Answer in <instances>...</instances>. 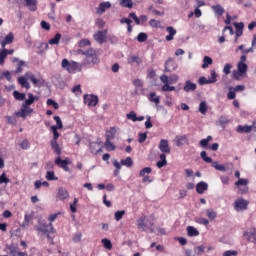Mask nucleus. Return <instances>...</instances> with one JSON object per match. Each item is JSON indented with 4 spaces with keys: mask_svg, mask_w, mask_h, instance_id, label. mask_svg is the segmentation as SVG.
<instances>
[{
    "mask_svg": "<svg viewBox=\"0 0 256 256\" xmlns=\"http://www.w3.org/2000/svg\"><path fill=\"white\" fill-rule=\"evenodd\" d=\"M54 163L55 165H57V167H60V169H63L65 165H69V163H71V160H69V158L62 160L61 156H58L55 158Z\"/></svg>",
    "mask_w": 256,
    "mask_h": 256,
    "instance_id": "nucleus-22",
    "label": "nucleus"
},
{
    "mask_svg": "<svg viewBox=\"0 0 256 256\" xmlns=\"http://www.w3.org/2000/svg\"><path fill=\"white\" fill-rule=\"evenodd\" d=\"M187 234H188V237H198L199 230H197V228H195L193 226H188L187 227Z\"/></svg>",
    "mask_w": 256,
    "mask_h": 256,
    "instance_id": "nucleus-31",
    "label": "nucleus"
},
{
    "mask_svg": "<svg viewBox=\"0 0 256 256\" xmlns=\"http://www.w3.org/2000/svg\"><path fill=\"white\" fill-rule=\"evenodd\" d=\"M206 215L208 219H211V221H213L214 219H217V212H215L213 209H207Z\"/></svg>",
    "mask_w": 256,
    "mask_h": 256,
    "instance_id": "nucleus-43",
    "label": "nucleus"
},
{
    "mask_svg": "<svg viewBox=\"0 0 256 256\" xmlns=\"http://www.w3.org/2000/svg\"><path fill=\"white\" fill-rule=\"evenodd\" d=\"M183 89L186 93H189V91H195V89H197V84L192 83L191 81H186Z\"/></svg>",
    "mask_w": 256,
    "mask_h": 256,
    "instance_id": "nucleus-27",
    "label": "nucleus"
},
{
    "mask_svg": "<svg viewBox=\"0 0 256 256\" xmlns=\"http://www.w3.org/2000/svg\"><path fill=\"white\" fill-rule=\"evenodd\" d=\"M84 103L88 107H95L99 103V98L95 95H84Z\"/></svg>",
    "mask_w": 256,
    "mask_h": 256,
    "instance_id": "nucleus-10",
    "label": "nucleus"
},
{
    "mask_svg": "<svg viewBox=\"0 0 256 256\" xmlns=\"http://www.w3.org/2000/svg\"><path fill=\"white\" fill-rule=\"evenodd\" d=\"M15 50L13 49H0V65H5V59H7V55H13Z\"/></svg>",
    "mask_w": 256,
    "mask_h": 256,
    "instance_id": "nucleus-17",
    "label": "nucleus"
},
{
    "mask_svg": "<svg viewBox=\"0 0 256 256\" xmlns=\"http://www.w3.org/2000/svg\"><path fill=\"white\" fill-rule=\"evenodd\" d=\"M6 249L9 251L11 256H27V253L19 251V248H17V245L15 244L6 246Z\"/></svg>",
    "mask_w": 256,
    "mask_h": 256,
    "instance_id": "nucleus-13",
    "label": "nucleus"
},
{
    "mask_svg": "<svg viewBox=\"0 0 256 256\" xmlns=\"http://www.w3.org/2000/svg\"><path fill=\"white\" fill-rule=\"evenodd\" d=\"M46 179L47 181H57L59 178L55 176L54 171H47L46 172Z\"/></svg>",
    "mask_w": 256,
    "mask_h": 256,
    "instance_id": "nucleus-44",
    "label": "nucleus"
},
{
    "mask_svg": "<svg viewBox=\"0 0 256 256\" xmlns=\"http://www.w3.org/2000/svg\"><path fill=\"white\" fill-rule=\"evenodd\" d=\"M137 228L140 229V231H150V233H153V227H155V219L153 216H145L142 215L136 220Z\"/></svg>",
    "mask_w": 256,
    "mask_h": 256,
    "instance_id": "nucleus-2",
    "label": "nucleus"
},
{
    "mask_svg": "<svg viewBox=\"0 0 256 256\" xmlns=\"http://www.w3.org/2000/svg\"><path fill=\"white\" fill-rule=\"evenodd\" d=\"M13 97H14V99H16V101H25L26 95H25V93H21V92L15 90L13 92Z\"/></svg>",
    "mask_w": 256,
    "mask_h": 256,
    "instance_id": "nucleus-38",
    "label": "nucleus"
},
{
    "mask_svg": "<svg viewBox=\"0 0 256 256\" xmlns=\"http://www.w3.org/2000/svg\"><path fill=\"white\" fill-rule=\"evenodd\" d=\"M51 148L53 152L59 156H61V148L59 147V143L57 141H51Z\"/></svg>",
    "mask_w": 256,
    "mask_h": 256,
    "instance_id": "nucleus-35",
    "label": "nucleus"
},
{
    "mask_svg": "<svg viewBox=\"0 0 256 256\" xmlns=\"http://www.w3.org/2000/svg\"><path fill=\"white\" fill-rule=\"evenodd\" d=\"M90 151L94 155H97V153H99L101 151V148H99V144L92 142V143H90Z\"/></svg>",
    "mask_w": 256,
    "mask_h": 256,
    "instance_id": "nucleus-39",
    "label": "nucleus"
},
{
    "mask_svg": "<svg viewBox=\"0 0 256 256\" xmlns=\"http://www.w3.org/2000/svg\"><path fill=\"white\" fill-rule=\"evenodd\" d=\"M237 67H238V73L240 76L245 75V73H247V69H248L247 64H245L243 62H239Z\"/></svg>",
    "mask_w": 256,
    "mask_h": 256,
    "instance_id": "nucleus-33",
    "label": "nucleus"
},
{
    "mask_svg": "<svg viewBox=\"0 0 256 256\" xmlns=\"http://www.w3.org/2000/svg\"><path fill=\"white\" fill-rule=\"evenodd\" d=\"M247 241L256 245V228H251L249 231L244 233Z\"/></svg>",
    "mask_w": 256,
    "mask_h": 256,
    "instance_id": "nucleus-15",
    "label": "nucleus"
},
{
    "mask_svg": "<svg viewBox=\"0 0 256 256\" xmlns=\"http://www.w3.org/2000/svg\"><path fill=\"white\" fill-rule=\"evenodd\" d=\"M10 179L7 177L6 173H2V175L0 176V185H3V183H5V185H7V183H10Z\"/></svg>",
    "mask_w": 256,
    "mask_h": 256,
    "instance_id": "nucleus-53",
    "label": "nucleus"
},
{
    "mask_svg": "<svg viewBox=\"0 0 256 256\" xmlns=\"http://www.w3.org/2000/svg\"><path fill=\"white\" fill-rule=\"evenodd\" d=\"M59 41H61V34L57 33L54 38L49 40V45H59Z\"/></svg>",
    "mask_w": 256,
    "mask_h": 256,
    "instance_id": "nucleus-42",
    "label": "nucleus"
},
{
    "mask_svg": "<svg viewBox=\"0 0 256 256\" xmlns=\"http://www.w3.org/2000/svg\"><path fill=\"white\" fill-rule=\"evenodd\" d=\"M15 40V35L13 34V32L8 33L4 40L1 42V47L2 49H5L6 45H11V43Z\"/></svg>",
    "mask_w": 256,
    "mask_h": 256,
    "instance_id": "nucleus-19",
    "label": "nucleus"
},
{
    "mask_svg": "<svg viewBox=\"0 0 256 256\" xmlns=\"http://www.w3.org/2000/svg\"><path fill=\"white\" fill-rule=\"evenodd\" d=\"M153 170L151 169V167H145L144 169H142L139 173L140 177H146L147 175H149Z\"/></svg>",
    "mask_w": 256,
    "mask_h": 256,
    "instance_id": "nucleus-51",
    "label": "nucleus"
},
{
    "mask_svg": "<svg viewBox=\"0 0 256 256\" xmlns=\"http://www.w3.org/2000/svg\"><path fill=\"white\" fill-rule=\"evenodd\" d=\"M211 9L216 13V15H223L225 13V9L221 7V4L213 5Z\"/></svg>",
    "mask_w": 256,
    "mask_h": 256,
    "instance_id": "nucleus-34",
    "label": "nucleus"
},
{
    "mask_svg": "<svg viewBox=\"0 0 256 256\" xmlns=\"http://www.w3.org/2000/svg\"><path fill=\"white\" fill-rule=\"evenodd\" d=\"M127 119H129L130 121H137V113H135V111H131L130 113H128L126 115Z\"/></svg>",
    "mask_w": 256,
    "mask_h": 256,
    "instance_id": "nucleus-59",
    "label": "nucleus"
},
{
    "mask_svg": "<svg viewBox=\"0 0 256 256\" xmlns=\"http://www.w3.org/2000/svg\"><path fill=\"white\" fill-rule=\"evenodd\" d=\"M51 131L53 132V139L51 141H57V139H59V132H57V126H51Z\"/></svg>",
    "mask_w": 256,
    "mask_h": 256,
    "instance_id": "nucleus-56",
    "label": "nucleus"
},
{
    "mask_svg": "<svg viewBox=\"0 0 256 256\" xmlns=\"http://www.w3.org/2000/svg\"><path fill=\"white\" fill-rule=\"evenodd\" d=\"M121 7L133 9V0H120Z\"/></svg>",
    "mask_w": 256,
    "mask_h": 256,
    "instance_id": "nucleus-40",
    "label": "nucleus"
},
{
    "mask_svg": "<svg viewBox=\"0 0 256 256\" xmlns=\"http://www.w3.org/2000/svg\"><path fill=\"white\" fill-rule=\"evenodd\" d=\"M46 103L47 105H52L54 109H59V103L55 102L53 99H48Z\"/></svg>",
    "mask_w": 256,
    "mask_h": 256,
    "instance_id": "nucleus-62",
    "label": "nucleus"
},
{
    "mask_svg": "<svg viewBox=\"0 0 256 256\" xmlns=\"http://www.w3.org/2000/svg\"><path fill=\"white\" fill-rule=\"evenodd\" d=\"M20 147H21V149L27 150V149H29V147H31V144H29V140L24 139V140L20 143Z\"/></svg>",
    "mask_w": 256,
    "mask_h": 256,
    "instance_id": "nucleus-61",
    "label": "nucleus"
},
{
    "mask_svg": "<svg viewBox=\"0 0 256 256\" xmlns=\"http://www.w3.org/2000/svg\"><path fill=\"white\" fill-rule=\"evenodd\" d=\"M194 253L198 256H201L203 255V253H205V246L203 245H200V246H196L194 248Z\"/></svg>",
    "mask_w": 256,
    "mask_h": 256,
    "instance_id": "nucleus-48",
    "label": "nucleus"
},
{
    "mask_svg": "<svg viewBox=\"0 0 256 256\" xmlns=\"http://www.w3.org/2000/svg\"><path fill=\"white\" fill-rule=\"evenodd\" d=\"M158 147L161 153H163L162 155H165V153H171V147H169V140L161 139Z\"/></svg>",
    "mask_w": 256,
    "mask_h": 256,
    "instance_id": "nucleus-14",
    "label": "nucleus"
},
{
    "mask_svg": "<svg viewBox=\"0 0 256 256\" xmlns=\"http://www.w3.org/2000/svg\"><path fill=\"white\" fill-rule=\"evenodd\" d=\"M127 63L128 65H133V64L141 65V63H143V59H141V57L137 55H131L128 57Z\"/></svg>",
    "mask_w": 256,
    "mask_h": 256,
    "instance_id": "nucleus-23",
    "label": "nucleus"
},
{
    "mask_svg": "<svg viewBox=\"0 0 256 256\" xmlns=\"http://www.w3.org/2000/svg\"><path fill=\"white\" fill-rule=\"evenodd\" d=\"M201 159L205 161V163H212V167L216 169V171H227V169H233V163H227L226 165L219 164V162L215 161L213 162V159L211 157L207 156V152L202 151L200 153Z\"/></svg>",
    "mask_w": 256,
    "mask_h": 256,
    "instance_id": "nucleus-4",
    "label": "nucleus"
},
{
    "mask_svg": "<svg viewBox=\"0 0 256 256\" xmlns=\"http://www.w3.org/2000/svg\"><path fill=\"white\" fill-rule=\"evenodd\" d=\"M61 67L62 69L71 74L77 72L81 73V71H83V65L81 63L75 61H68L67 58H64L62 60Z\"/></svg>",
    "mask_w": 256,
    "mask_h": 256,
    "instance_id": "nucleus-5",
    "label": "nucleus"
},
{
    "mask_svg": "<svg viewBox=\"0 0 256 256\" xmlns=\"http://www.w3.org/2000/svg\"><path fill=\"white\" fill-rule=\"evenodd\" d=\"M253 129H256V127L253 125H238L236 131L237 133H251Z\"/></svg>",
    "mask_w": 256,
    "mask_h": 256,
    "instance_id": "nucleus-20",
    "label": "nucleus"
},
{
    "mask_svg": "<svg viewBox=\"0 0 256 256\" xmlns=\"http://www.w3.org/2000/svg\"><path fill=\"white\" fill-rule=\"evenodd\" d=\"M28 79L29 77H27V73H25L24 76L18 78L19 85L24 89H31V84H29Z\"/></svg>",
    "mask_w": 256,
    "mask_h": 256,
    "instance_id": "nucleus-18",
    "label": "nucleus"
},
{
    "mask_svg": "<svg viewBox=\"0 0 256 256\" xmlns=\"http://www.w3.org/2000/svg\"><path fill=\"white\" fill-rule=\"evenodd\" d=\"M222 256H237V251L235 250H227L223 253Z\"/></svg>",
    "mask_w": 256,
    "mask_h": 256,
    "instance_id": "nucleus-64",
    "label": "nucleus"
},
{
    "mask_svg": "<svg viewBox=\"0 0 256 256\" xmlns=\"http://www.w3.org/2000/svg\"><path fill=\"white\" fill-rule=\"evenodd\" d=\"M130 19H133L136 25H141V20H139V17H137V14L135 12H131L129 14Z\"/></svg>",
    "mask_w": 256,
    "mask_h": 256,
    "instance_id": "nucleus-58",
    "label": "nucleus"
},
{
    "mask_svg": "<svg viewBox=\"0 0 256 256\" xmlns=\"http://www.w3.org/2000/svg\"><path fill=\"white\" fill-rule=\"evenodd\" d=\"M209 83H217V72L215 70H211V77L208 79Z\"/></svg>",
    "mask_w": 256,
    "mask_h": 256,
    "instance_id": "nucleus-55",
    "label": "nucleus"
},
{
    "mask_svg": "<svg viewBox=\"0 0 256 256\" xmlns=\"http://www.w3.org/2000/svg\"><path fill=\"white\" fill-rule=\"evenodd\" d=\"M248 205H249V201L243 198H240L234 202V209L235 211H245Z\"/></svg>",
    "mask_w": 256,
    "mask_h": 256,
    "instance_id": "nucleus-11",
    "label": "nucleus"
},
{
    "mask_svg": "<svg viewBox=\"0 0 256 256\" xmlns=\"http://www.w3.org/2000/svg\"><path fill=\"white\" fill-rule=\"evenodd\" d=\"M121 165L125 167H133V159L131 157H127L126 159L121 160Z\"/></svg>",
    "mask_w": 256,
    "mask_h": 256,
    "instance_id": "nucleus-46",
    "label": "nucleus"
},
{
    "mask_svg": "<svg viewBox=\"0 0 256 256\" xmlns=\"http://www.w3.org/2000/svg\"><path fill=\"white\" fill-rule=\"evenodd\" d=\"M78 55H84V60L82 61V67H87L91 69V67H95V65H99L101 60L97 55V52L93 48H89L88 50L79 49L77 51Z\"/></svg>",
    "mask_w": 256,
    "mask_h": 256,
    "instance_id": "nucleus-1",
    "label": "nucleus"
},
{
    "mask_svg": "<svg viewBox=\"0 0 256 256\" xmlns=\"http://www.w3.org/2000/svg\"><path fill=\"white\" fill-rule=\"evenodd\" d=\"M133 85L135 87L134 89L135 95H145V88H143V80L135 79L133 80Z\"/></svg>",
    "mask_w": 256,
    "mask_h": 256,
    "instance_id": "nucleus-9",
    "label": "nucleus"
},
{
    "mask_svg": "<svg viewBox=\"0 0 256 256\" xmlns=\"http://www.w3.org/2000/svg\"><path fill=\"white\" fill-rule=\"evenodd\" d=\"M107 9H111V2H102L99 4V7L97 8V13L99 15H103Z\"/></svg>",
    "mask_w": 256,
    "mask_h": 256,
    "instance_id": "nucleus-24",
    "label": "nucleus"
},
{
    "mask_svg": "<svg viewBox=\"0 0 256 256\" xmlns=\"http://www.w3.org/2000/svg\"><path fill=\"white\" fill-rule=\"evenodd\" d=\"M31 113H33V109L29 106H25V104H22L20 110L15 112L14 115L15 117H21V119H27Z\"/></svg>",
    "mask_w": 256,
    "mask_h": 256,
    "instance_id": "nucleus-7",
    "label": "nucleus"
},
{
    "mask_svg": "<svg viewBox=\"0 0 256 256\" xmlns=\"http://www.w3.org/2000/svg\"><path fill=\"white\" fill-rule=\"evenodd\" d=\"M58 198L61 201H65V199H69V191H67L65 188H60L58 190Z\"/></svg>",
    "mask_w": 256,
    "mask_h": 256,
    "instance_id": "nucleus-26",
    "label": "nucleus"
},
{
    "mask_svg": "<svg viewBox=\"0 0 256 256\" xmlns=\"http://www.w3.org/2000/svg\"><path fill=\"white\" fill-rule=\"evenodd\" d=\"M165 165H167V156L165 154H161L160 161L156 163V166L158 167V169H161L165 167Z\"/></svg>",
    "mask_w": 256,
    "mask_h": 256,
    "instance_id": "nucleus-32",
    "label": "nucleus"
},
{
    "mask_svg": "<svg viewBox=\"0 0 256 256\" xmlns=\"http://www.w3.org/2000/svg\"><path fill=\"white\" fill-rule=\"evenodd\" d=\"M88 45H91V41H89V39H82L79 42V47H88Z\"/></svg>",
    "mask_w": 256,
    "mask_h": 256,
    "instance_id": "nucleus-63",
    "label": "nucleus"
},
{
    "mask_svg": "<svg viewBox=\"0 0 256 256\" xmlns=\"http://www.w3.org/2000/svg\"><path fill=\"white\" fill-rule=\"evenodd\" d=\"M231 69H233V65L227 63L223 68V73L229 75L231 73Z\"/></svg>",
    "mask_w": 256,
    "mask_h": 256,
    "instance_id": "nucleus-60",
    "label": "nucleus"
},
{
    "mask_svg": "<svg viewBox=\"0 0 256 256\" xmlns=\"http://www.w3.org/2000/svg\"><path fill=\"white\" fill-rule=\"evenodd\" d=\"M117 133V130L115 127H111L109 130L106 131L105 137L107 140H113L115 139V135Z\"/></svg>",
    "mask_w": 256,
    "mask_h": 256,
    "instance_id": "nucleus-29",
    "label": "nucleus"
},
{
    "mask_svg": "<svg viewBox=\"0 0 256 256\" xmlns=\"http://www.w3.org/2000/svg\"><path fill=\"white\" fill-rule=\"evenodd\" d=\"M123 215H125V210L116 211L114 214L115 221H121L123 219Z\"/></svg>",
    "mask_w": 256,
    "mask_h": 256,
    "instance_id": "nucleus-49",
    "label": "nucleus"
},
{
    "mask_svg": "<svg viewBox=\"0 0 256 256\" xmlns=\"http://www.w3.org/2000/svg\"><path fill=\"white\" fill-rule=\"evenodd\" d=\"M104 147L106 151H115V145L111 143V140H107L104 143Z\"/></svg>",
    "mask_w": 256,
    "mask_h": 256,
    "instance_id": "nucleus-45",
    "label": "nucleus"
},
{
    "mask_svg": "<svg viewBox=\"0 0 256 256\" xmlns=\"http://www.w3.org/2000/svg\"><path fill=\"white\" fill-rule=\"evenodd\" d=\"M209 65H213V59L209 56H204L202 69H207Z\"/></svg>",
    "mask_w": 256,
    "mask_h": 256,
    "instance_id": "nucleus-37",
    "label": "nucleus"
},
{
    "mask_svg": "<svg viewBox=\"0 0 256 256\" xmlns=\"http://www.w3.org/2000/svg\"><path fill=\"white\" fill-rule=\"evenodd\" d=\"M137 41L139 43H145V41H147V34L145 32L139 33L137 36Z\"/></svg>",
    "mask_w": 256,
    "mask_h": 256,
    "instance_id": "nucleus-50",
    "label": "nucleus"
},
{
    "mask_svg": "<svg viewBox=\"0 0 256 256\" xmlns=\"http://www.w3.org/2000/svg\"><path fill=\"white\" fill-rule=\"evenodd\" d=\"M30 11H37V0H24Z\"/></svg>",
    "mask_w": 256,
    "mask_h": 256,
    "instance_id": "nucleus-28",
    "label": "nucleus"
},
{
    "mask_svg": "<svg viewBox=\"0 0 256 256\" xmlns=\"http://www.w3.org/2000/svg\"><path fill=\"white\" fill-rule=\"evenodd\" d=\"M207 189H209V184H207V182L201 181L196 185V191L199 195H203Z\"/></svg>",
    "mask_w": 256,
    "mask_h": 256,
    "instance_id": "nucleus-21",
    "label": "nucleus"
},
{
    "mask_svg": "<svg viewBox=\"0 0 256 256\" xmlns=\"http://www.w3.org/2000/svg\"><path fill=\"white\" fill-rule=\"evenodd\" d=\"M23 67H25V61H18L15 73H23Z\"/></svg>",
    "mask_w": 256,
    "mask_h": 256,
    "instance_id": "nucleus-52",
    "label": "nucleus"
},
{
    "mask_svg": "<svg viewBox=\"0 0 256 256\" xmlns=\"http://www.w3.org/2000/svg\"><path fill=\"white\" fill-rule=\"evenodd\" d=\"M207 102L206 101H202L200 102L199 104V112L202 114V115H206L207 114Z\"/></svg>",
    "mask_w": 256,
    "mask_h": 256,
    "instance_id": "nucleus-41",
    "label": "nucleus"
},
{
    "mask_svg": "<svg viewBox=\"0 0 256 256\" xmlns=\"http://www.w3.org/2000/svg\"><path fill=\"white\" fill-rule=\"evenodd\" d=\"M105 39H107V30L98 31L96 32V34H94V40L97 43H100V45H102V43H105Z\"/></svg>",
    "mask_w": 256,
    "mask_h": 256,
    "instance_id": "nucleus-16",
    "label": "nucleus"
},
{
    "mask_svg": "<svg viewBox=\"0 0 256 256\" xmlns=\"http://www.w3.org/2000/svg\"><path fill=\"white\" fill-rule=\"evenodd\" d=\"M235 187L238 188V191L241 195H247L249 193V179L239 178L238 181L234 183Z\"/></svg>",
    "mask_w": 256,
    "mask_h": 256,
    "instance_id": "nucleus-6",
    "label": "nucleus"
},
{
    "mask_svg": "<svg viewBox=\"0 0 256 256\" xmlns=\"http://www.w3.org/2000/svg\"><path fill=\"white\" fill-rule=\"evenodd\" d=\"M77 203H79V199L74 198V201L72 204H70V211L72 213H77Z\"/></svg>",
    "mask_w": 256,
    "mask_h": 256,
    "instance_id": "nucleus-54",
    "label": "nucleus"
},
{
    "mask_svg": "<svg viewBox=\"0 0 256 256\" xmlns=\"http://www.w3.org/2000/svg\"><path fill=\"white\" fill-rule=\"evenodd\" d=\"M36 231H38L39 233H42L43 235H47V237H49V235H51V233H55V228L53 227V223H49L47 224H42L40 227H36Z\"/></svg>",
    "mask_w": 256,
    "mask_h": 256,
    "instance_id": "nucleus-8",
    "label": "nucleus"
},
{
    "mask_svg": "<svg viewBox=\"0 0 256 256\" xmlns=\"http://www.w3.org/2000/svg\"><path fill=\"white\" fill-rule=\"evenodd\" d=\"M102 244H103V247H105V249H108L109 251L113 249V244H111V240L107 238L102 239Z\"/></svg>",
    "mask_w": 256,
    "mask_h": 256,
    "instance_id": "nucleus-47",
    "label": "nucleus"
},
{
    "mask_svg": "<svg viewBox=\"0 0 256 256\" xmlns=\"http://www.w3.org/2000/svg\"><path fill=\"white\" fill-rule=\"evenodd\" d=\"M26 77H28V79L31 81V83H33L34 87H41V85H43V83H45L43 78H41V77L37 78L31 72H26Z\"/></svg>",
    "mask_w": 256,
    "mask_h": 256,
    "instance_id": "nucleus-12",
    "label": "nucleus"
},
{
    "mask_svg": "<svg viewBox=\"0 0 256 256\" xmlns=\"http://www.w3.org/2000/svg\"><path fill=\"white\" fill-rule=\"evenodd\" d=\"M218 123L221 125V127H225L229 123V119L225 116H220Z\"/></svg>",
    "mask_w": 256,
    "mask_h": 256,
    "instance_id": "nucleus-57",
    "label": "nucleus"
},
{
    "mask_svg": "<svg viewBox=\"0 0 256 256\" xmlns=\"http://www.w3.org/2000/svg\"><path fill=\"white\" fill-rule=\"evenodd\" d=\"M35 103V96L31 93H28V99H26L22 105H25L26 107H31Z\"/></svg>",
    "mask_w": 256,
    "mask_h": 256,
    "instance_id": "nucleus-36",
    "label": "nucleus"
},
{
    "mask_svg": "<svg viewBox=\"0 0 256 256\" xmlns=\"http://www.w3.org/2000/svg\"><path fill=\"white\" fill-rule=\"evenodd\" d=\"M166 31L169 33V35L166 36V41H173L175 35H177V30H175L173 26H168Z\"/></svg>",
    "mask_w": 256,
    "mask_h": 256,
    "instance_id": "nucleus-25",
    "label": "nucleus"
},
{
    "mask_svg": "<svg viewBox=\"0 0 256 256\" xmlns=\"http://www.w3.org/2000/svg\"><path fill=\"white\" fill-rule=\"evenodd\" d=\"M148 99H149V101H151V103H155L156 105H159V103H161V98L159 96H157V93H155V92H151L149 94Z\"/></svg>",
    "mask_w": 256,
    "mask_h": 256,
    "instance_id": "nucleus-30",
    "label": "nucleus"
},
{
    "mask_svg": "<svg viewBox=\"0 0 256 256\" xmlns=\"http://www.w3.org/2000/svg\"><path fill=\"white\" fill-rule=\"evenodd\" d=\"M160 81L164 84L161 87L162 91L164 92L175 91V86H171V85H175V83L179 81V76L177 74H172L171 76H167L163 74L160 76Z\"/></svg>",
    "mask_w": 256,
    "mask_h": 256,
    "instance_id": "nucleus-3",
    "label": "nucleus"
}]
</instances>
